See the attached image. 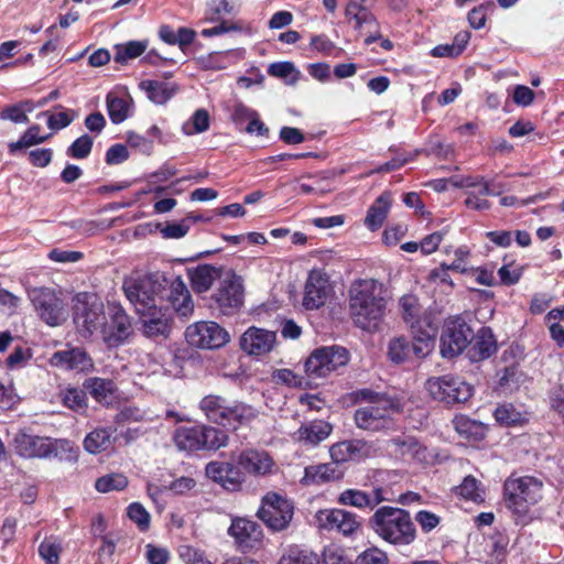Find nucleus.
<instances>
[{"label": "nucleus", "instance_id": "a19ab883", "mask_svg": "<svg viewBox=\"0 0 564 564\" xmlns=\"http://www.w3.org/2000/svg\"><path fill=\"white\" fill-rule=\"evenodd\" d=\"M50 135H40V126H31L17 142L9 143V152L17 151L45 142Z\"/></svg>", "mask_w": 564, "mask_h": 564}, {"label": "nucleus", "instance_id": "37998d69", "mask_svg": "<svg viewBox=\"0 0 564 564\" xmlns=\"http://www.w3.org/2000/svg\"><path fill=\"white\" fill-rule=\"evenodd\" d=\"M455 491L458 496L474 502H481L485 499L479 481L473 476L465 477L462 484L455 488Z\"/></svg>", "mask_w": 564, "mask_h": 564}, {"label": "nucleus", "instance_id": "79ce46f5", "mask_svg": "<svg viewBox=\"0 0 564 564\" xmlns=\"http://www.w3.org/2000/svg\"><path fill=\"white\" fill-rule=\"evenodd\" d=\"M257 415L258 411L253 406L243 402L235 401L230 404L227 425H234L235 423L246 424L254 420Z\"/></svg>", "mask_w": 564, "mask_h": 564}, {"label": "nucleus", "instance_id": "7c9ffc66", "mask_svg": "<svg viewBox=\"0 0 564 564\" xmlns=\"http://www.w3.org/2000/svg\"><path fill=\"white\" fill-rule=\"evenodd\" d=\"M187 275L192 289L196 293H204L212 288L216 280L220 279V270L210 264H199L187 269Z\"/></svg>", "mask_w": 564, "mask_h": 564}, {"label": "nucleus", "instance_id": "412c9836", "mask_svg": "<svg viewBox=\"0 0 564 564\" xmlns=\"http://www.w3.org/2000/svg\"><path fill=\"white\" fill-rule=\"evenodd\" d=\"M399 304L402 318L412 333L421 334L430 330L435 335V328L432 326L425 310L422 307L416 296L412 294L403 295Z\"/></svg>", "mask_w": 564, "mask_h": 564}, {"label": "nucleus", "instance_id": "c756f323", "mask_svg": "<svg viewBox=\"0 0 564 564\" xmlns=\"http://www.w3.org/2000/svg\"><path fill=\"white\" fill-rule=\"evenodd\" d=\"M107 110L115 124L123 122L133 108L132 98L126 93L110 91L106 97Z\"/></svg>", "mask_w": 564, "mask_h": 564}, {"label": "nucleus", "instance_id": "6e6d98bb", "mask_svg": "<svg viewBox=\"0 0 564 564\" xmlns=\"http://www.w3.org/2000/svg\"><path fill=\"white\" fill-rule=\"evenodd\" d=\"M339 503L357 508L369 507V495L357 489L344 490L338 499Z\"/></svg>", "mask_w": 564, "mask_h": 564}, {"label": "nucleus", "instance_id": "1a4fd4ad", "mask_svg": "<svg viewBox=\"0 0 564 564\" xmlns=\"http://www.w3.org/2000/svg\"><path fill=\"white\" fill-rule=\"evenodd\" d=\"M425 388L434 400L446 404L466 402L474 391L469 383L451 375L430 378Z\"/></svg>", "mask_w": 564, "mask_h": 564}, {"label": "nucleus", "instance_id": "39448f33", "mask_svg": "<svg viewBox=\"0 0 564 564\" xmlns=\"http://www.w3.org/2000/svg\"><path fill=\"white\" fill-rule=\"evenodd\" d=\"M106 314L104 303L93 293H78L74 299V323L83 337L100 333Z\"/></svg>", "mask_w": 564, "mask_h": 564}, {"label": "nucleus", "instance_id": "a878e982", "mask_svg": "<svg viewBox=\"0 0 564 564\" xmlns=\"http://www.w3.org/2000/svg\"><path fill=\"white\" fill-rule=\"evenodd\" d=\"M333 426L323 420H314L302 423L290 434L292 441L304 446H316L325 441L332 433Z\"/></svg>", "mask_w": 564, "mask_h": 564}, {"label": "nucleus", "instance_id": "5701e85b", "mask_svg": "<svg viewBox=\"0 0 564 564\" xmlns=\"http://www.w3.org/2000/svg\"><path fill=\"white\" fill-rule=\"evenodd\" d=\"M247 474L261 477L273 473L275 463L269 453L258 449L242 451L235 460Z\"/></svg>", "mask_w": 564, "mask_h": 564}, {"label": "nucleus", "instance_id": "49530a36", "mask_svg": "<svg viewBox=\"0 0 564 564\" xmlns=\"http://www.w3.org/2000/svg\"><path fill=\"white\" fill-rule=\"evenodd\" d=\"M61 400L68 409L82 412L87 406L86 393L77 388H67L61 392Z\"/></svg>", "mask_w": 564, "mask_h": 564}, {"label": "nucleus", "instance_id": "3c124183", "mask_svg": "<svg viewBox=\"0 0 564 564\" xmlns=\"http://www.w3.org/2000/svg\"><path fill=\"white\" fill-rule=\"evenodd\" d=\"M495 417L501 425H517L523 421L522 413L511 403L499 404L495 410Z\"/></svg>", "mask_w": 564, "mask_h": 564}, {"label": "nucleus", "instance_id": "13d9d810", "mask_svg": "<svg viewBox=\"0 0 564 564\" xmlns=\"http://www.w3.org/2000/svg\"><path fill=\"white\" fill-rule=\"evenodd\" d=\"M324 564H352L345 550L336 544H330L323 552Z\"/></svg>", "mask_w": 564, "mask_h": 564}, {"label": "nucleus", "instance_id": "c9c22d12", "mask_svg": "<svg viewBox=\"0 0 564 564\" xmlns=\"http://www.w3.org/2000/svg\"><path fill=\"white\" fill-rule=\"evenodd\" d=\"M390 205V195L382 194L370 206L365 218V224L370 230L375 231L382 226L388 216Z\"/></svg>", "mask_w": 564, "mask_h": 564}, {"label": "nucleus", "instance_id": "4c0bfd02", "mask_svg": "<svg viewBox=\"0 0 564 564\" xmlns=\"http://www.w3.org/2000/svg\"><path fill=\"white\" fill-rule=\"evenodd\" d=\"M115 432L112 429H95L84 440V447L91 454H97L108 449L111 445V435Z\"/></svg>", "mask_w": 564, "mask_h": 564}, {"label": "nucleus", "instance_id": "cd10ccee", "mask_svg": "<svg viewBox=\"0 0 564 564\" xmlns=\"http://www.w3.org/2000/svg\"><path fill=\"white\" fill-rule=\"evenodd\" d=\"M467 356L476 362L489 358L497 349V343L490 328L481 327L468 344Z\"/></svg>", "mask_w": 564, "mask_h": 564}, {"label": "nucleus", "instance_id": "ddd939ff", "mask_svg": "<svg viewBox=\"0 0 564 564\" xmlns=\"http://www.w3.org/2000/svg\"><path fill=\"white\" fill-rule=\"evenodd\" d=\"M187 343L196 348L217 349L229 341L228 332L216 322L202 321L187 326Z\"/></svg>", "mask_w": 564, "mask_h": 564}, {"label": "nucleus", "instance_id": "052dcab7", "mask_svg": "<svg viewBox=\"0 0 564 564\" xmlns=\"http://www.w3.org/2000/svg\"><path fill=\"white\" fill-rule=\"evenodd\" d=\"M127 143L145 155H150L153 151L152 140L133 131L127 133Z\"/></svg>", "mask_w": 564, "mask_h": 564}, {"label": "nucleus", "instance_id": "6e6552de", "mask_svg": "<svg viewBox=\"0 0 564 564\" xmlns=\"http://www.w3.org/2000/svg\"><path fill=\"white\" fill-rule=\"evenodd\" d=\"M349 352L340 346H327L315 349L306 359L304 369L310 379L325 378L330 372L347 365Z\"/></svg>", "mask_w": 564, "mask_h": 564}, {"label": "nucleus", "instance_id": "69168bd1", "mask_svg": "<svg viewBox=\"0 0 564 564\" xmlns=\"http://www.w3.org/2000/svg\"><path fill=\"white\" fill-rule=\"evenodd\" d=\"M145 550V556L150 564H167L170 560V552L167 549L147 544Z\"/></svg>", "mask_w": 564, "mask_h": 564}, {"label": "nucleus", "instance_id": "a18cd8bd", "mask_svg": "<svg viewBox=\"0 0 564 564\" xmlns=\"http://www.w3.org/2000/svg\"><path fill=\"white\" fill-rule=\"evenodd\" d=\"M128 486V478L120 473H112L99 477L95 482V488L99 492L120 491Z\"/></svg>", "mask_w": 564, "mask_h": 564}, {"label": "nucleus", "instance_id": "f257e3e1", "mask_svg": "<svg viewBox=\"0 0 564 564\" xmlns=\"http://www.w3.org/2000/svg\"><path fill=\"white\" fill-rule=\"evenodd\" d=\"M384 285L376 279H359L348 291L349 314L354 324L367 332L378 329L387 308Z\"/></svg>", "mask_w": 564, "mask_h": 564}, {"label": "nucleus", "instance_id": "2f4dec72", "mask_svg": "<svg viewBox=\"0 0 564 564\" xmlns=\"http://www.w3.org/2000/svg\"><path fill=\"white\" fill-rule=\"evenodd\" d=\"M169 300L181 316H188L194 308L191 293L181 278L171 283Z\"/></svg>", "mask_w": 564, "mask_h": 564}, {"label": "nucleus", "instance_id": "393cba45", "mask_svg": "<svg viewBox=\"0 0 564 564\" xmlns=\"http://www.w3.org/2000/svg\"><path fill=\"white\" fill-rule=\"evenodd\" d=\"M50 362L54 367L78 372H88L94 368L93 359L78 347L54 352Z\"/></svg>", "mask_w": 564, "mask_h": 564}, {"label": "nucleus", "instance_id": "423d86ee", "mask_svg": "<svg viewBox=\"0 0 564 564\" xmlns=\"http://www.w3.org/2000/svg\"><path fill=\"white\" fill-rule=\"evenodd\" d=\"M542 484L532 477L509 478L505 482L507 507L516 514H525L541 499Z\"/></svg>", "mask_w": 564, "mask_h": 564}, {"label": "nucleus", "instance_id": "774afa93", "mask_svg": "<svg viewBox=\"0 0 564 564\" xmlns=\"http://www.w3.org/2000/svg\"><path fill=\"white\" fill-rule=\"evenodd\" d=\"M444 232L443 231H436L433 232L425 238L422 239L420 242V250L423 254H431L434 251L437 250L440 243L443 241Z\"/></svg>", "mask_w": 564, "mask_h": 564}, {"label": "nucleus", "instance_id": "4468645a", "mask_svg": "<svg viewBox=\"0 0 564 564\" xmlns=\"http://www.w3.org/2000/svg\"><path fill=\"white\" fill-rule=\"evenodd\" d=\"M258 517L272 530H284L292 520L293 506L284 497L269 492L262 498Z\"/></svg>", "mask_w": 564, "mask_h": 564}, {"label": "nucleus", "instance_id": "9d476101", "mask_svg": "<svg viewBox=\"0 0 564 564\" xmlns=\"http://www.w3.org/2000/svg\"><path fill=\"white\" fill-rule=\"evenodd\" d=\"M13 445L15 452L25 458H50L57 456L59 449L70 448V444L66 440L52 441L23 432L14 436Z\"/></svg>", "mask_w": 564, "mask_h": 564}, {"label": "nucleus", "instance_id": "c03bdc74", "mask_svg": "<svg viewBox=\"0 0 564 564\" xmlns=\"http://www.w3.org/2000/svg\"><path fill=\"white\" fill-rule=\"evenodd\" d=\"M147 42L144 41H130L124 44L116 46L115 62L126 63L128 59L139 57L147 50Z\"/></svg>", "mask_w": 564, "mask_h": 564}, {"label": "nucleus", "instance_id": "f3484780", "mask_svg": "<svg viewBox=\"0 0 564 564\" xmlns=\"http://www.w3.org/2000/svg\"><path fill=\"white\" fill-rule=\"evenodd\" d=\"M217 308L224 315L237 312L243 303V285L240 276L230 273L220 281V285L213 295Z\"/></svg>", "mask_w": 564, "mask_h": 564}, {"label": "nucleus", "instance_id": "603ef678", "mask_svg": "<svg viewBox=\"0 0 564 564\" xmlns=\"http://www.w3.org/2000/svg\"><path fill=\"white\" fill-rule=\"evenodd\" d=\"M268 73L271 76L283 78L288 80L289 84H294L297 82L300 72L295 68L294 64L291 62H276L272 63Z\"/></svg>", "mask_w": 564, "mask_h": 564}, {"label": "nucleus", "instance_id": "bf43d9fd", "mask_svg": "<svg viewBox=\"0 0 564 564\" xmlns=\"http://www.w3.org/2000/svg\"><path fill=\"white\" fill-rule=\"evenodd\" d=\"M180 557L187 564H213L205 555V552L191 546L183 545L180 547Z\"/></svg>", "mask_w": 564, "mask_h": 564}, {"label": "nucleus", "instance_id": "0e129e2a", "mask_svg": "<svg viewBox=\"0 0 564 564\" xmlns=\"http://www.w3.org/2000/svg\"><path fill=\"white\" fill-rule=\"evenodd\" d=\"M455 260L447 264L451 270L465 273L468 271L467 260L470 256V249L466 246H460L454 251Z\"/></svg>", "mask_w": 564, "mask_h": 564}, {"label": "nucleus", "instance_id": "680f3d73", "mask_svg": "<svg viewBox=\"0 0 564 564\" xmlns=\"http://www.w3.org/2000/svg\"><path fill=\"white\" fill-rule=\"evenodd\" d=\"M128 517L135 522L140 529L145 530L149 528L150 514L141 503H131L128 507Z\"/></svg>", "mask_w": 564, "mask_h": 564}, {"label": "nucleus", "instance_id": "c85d7f7f", "mask_svg": "<svg viewBox=\"0 0 564 564\" xmlns=\"http://www.w3.org/2000/svg\"><path fill=\"white\" fill-rule=\"evenodd\" d=\"M230 404L220 395L209 394L200 400L199 408L209 421L227 426Z\"/></svg>", "mask_w": 564, "mask_h": 564}, {"label": "nucleus", "instance_id": "f03ea898", "mask_svg": "<svg viewBox=\"0 0 564 564\" xmlns=\"http://www.w3.org/2000/svg\"><path fill=\"white\" fill-rule=\"evenodd\" d=\"M359 402L354 419L358 429L378 432L392 425V416L403 410L400 399L361 389L355 393Z\"/></svg>", "mask_w": 564, "mask_h": 564}, {"label": "nucleus", "instance_id": "e2e57ef3", "mask_svg": "<svg viewBox=\"0 0 564 564\" xmlns=\"http://www.w3.org/2000/svg\"><path fill=\"white\" fill-rule=\"evenodd\" d=\"M147 416V412L137 406H124L115 416L118 424L129 422H140Z\"/></svg>", "mask_w": 564, "mask_h": 564}, {"label": "nucleus", "instance_id": "20e7f679", "mask_svg": "<svg viewBox=\"0 0 564 564\" xmlns=\"http://www.w3.org/2000/svg\"><path fill=\"white\" fill-rule=\"evenodd\" d=\"M173 441L180 451H216L227 445L228 435L216 427L196 424L177 427L174 432Z\"/></svg>", "mask_w": 564, "mask_h": 564}, {"label": "nucleus", "instance_id": "aec40b11", "mask_svg": "<svg viewBox=\"0 0 564 564\" xmlns=\"http://www.w3.org/2000/svg\"><path fill=\"white\" fill-rule=\"evenodd\" d=\"M333 293L328 275L322 270H312L304 285L302 304L306 310L322 307Z\"/></svg>", "mask_w": 564, "mask_h": 564}, {"label": "nucleus", "instance_id": "6ab92c4d", "mask_svg": "<svg viewBox=\"0 0 564 564\" xmlns=\"http://www.w3.org/2000/svg\"><path fill=\"white\" fill-rule=\"evenodd\" d=\"M140 316L141 333L150 339H166L171 332L173 321L171 314L166 310L158 306L144 310L138 313Z\"/></svg>", "mask_w": 564, "mask_h": 564}, {"label": "nucleus", "instance_id": "7ed1b4c3", "mask_svg": "<svg viewBox=\"0 0 564 564\" xmlns=\"http://www.w3.org/2000/svg\"><path fill=\"white\" fill-rule=\"evenodd\" d=\"M371 527L384 541L394 545H409L416 536L415 525L408 511L381 507L372 516Z\"/></svg>", "mask_w": 564, "mask_h": 564}, {"label": "nucleus", "instance_id": "9b49d317", "mask_svg": "<svg viewBox=\"0 0 564 564\" xmlns=\"http://www.w3.org/2000/svg\"><path fill=\"white\" fill-rule=\"evenodd\" d=\"M28 297L37 316L50 326L65 321L63 301L48 288H34L28 291Z\"/></svg>", "mask_w": 564, "mask_h": 564}, {"label": "nucleus", "instance_id": "de8ad7c7", "mask_svg": "<svg viewBox=\"0 0 564 564\" xmlns=\"http://www.w3.org/2000/svg\"><path fill=\"white\" fill-rule=\"evenodd\" d=\"M319 560L317 554L300 550L297 547L290 549L279 561V564H318Z\"/></svg>", "mask_w": 564, "mask_h": 564}, {"label": "nucleus", "instance_id": "72a5a7b5", "mask_svg": "<svg viewBox=\"0 0 564 564\" xmlns=\"http://www.w3.org/2000/svg\"><path fill=\"white\" fill-rule=\"evenodd\" d=\"M228 533L241 545H249L251 541H258L261 535V531L256 522L241 518L232 521Z\"/></svg>", "mask_w": 564, "mask_h": 564}, {"label": "nucleus", "instance_id": "f8f14e48", "mask_svg": "<svg viewBox=\"0 0 564 564\" xmlns=\"http://www.w3.org/2000/svg\"><path fill=\"white\" fill-rule=\"evenodd\" d=\"M413 341L410 345L404 337H397L389 343V357L392 361L400 364L414 356L424 358L429 356L435 346L433 332L412 333Z\"/></svg>", "mask_w": 564, "mask_h": 564}, {"label": "nucleus", "instance_id": "8fccbe9b", "mask_svg": "<svg viewBox=\"0 0 564 564\" xmlns=\"http://www.w3.org/2000/svg\"><path fill=\"white\" fill-rule=\"evenodd\" d=\"M61 552V541L53 536L44 539L39 546V554L46 564H59Z\"/></svg>", "mask_w": 564, "mask_h": 564}, {"label": "nucleus", "instance_id": "0eeeda50", "mask_svg": "<svg viewBox=\"0 0 564 564\" xmlns=\"http://www.w3.org/2000/svg\"><path fill=\"white\" fill-rule=\"evenodd\" d=\"M123 292L137 313L156 306L162 283L155 274H132L123 280Z\"/></svg>", "mask_w": 564, "mask_h": 564}, {"label": "nucleus", "instance_id": "4be33fe9", "mask_svg": "<svg viewBox=\"0 0 564 564\" xmlns=\"http://www.w3.org/2000/svg\"><path fill=\"white\" fill-rule=\"evenodd\" d=\"M206 476L220 484L225 489L237 491L245 482V474L241 468L231 463L210 462L206 466Z\"/></svg>", "mask_w": 564, "mask_h": 564}, {"label": "nucleus", "instance_id": "5fc2aeb1", "mask_svg": "<svg viewBox=\"0 0 564 564\" xmlns=\"http://www.w3.org/2000/svg\"><path fill=\"white\" fill-rule=\"evenodd\" d=\"M455 186L477 188V192L480 195H500V191L496 192L495 188H490V183L480 176L463 177L460 181L455 183Z\"/></svg>", "mask_w": 564, "mask_h": 564}, {"label": "nucleus", "instance_id": "338daca9", "mask_svg": "<svg viewBox=\"0 0 564 564\" xmlns=\"http://www.w3.org/2000/svg\"><path fill=\"white\" fill-rule=\"evenodd\" d=\"M189 230V226L186 220L180 223L167 224L162 230V236L167 239H180L183 238Z\"/></svg>", "mask_w": 564, "mask_h": 564}, {"label": "nucleus", "instance_id": "473e14b6", "mask_svg": "<svg viewBox=\"0 0 564 564\" xmlns=\"http://www.w3.org/2000/svg\"><path fill=\"white\" fill-rule=\"evenodd\" d=\"M139 87L147 94L151 101L158 105L165 104L177 90V86L174 83L161 80H142Z\"/></svg>", "mask_w": 564, "mask_h": 564}, {"label": "nucleus", "instance_id": "4d7b16f0", "mask_svg": "<svg viewBox=\"0 0 564 564\" xmlns=\"http://www.w3.org/2000/svg\"><path fill=\"white\" fill-rule=\"evenodd\" d=\"M93 148V139L88 134L77 138L67 149V154L75 159L87 158Z\"/></svg>", "mask_w": 564, "mask_h": 564}, {"label": "nucleus", "instance_id": "bb28decb", "mask_svg": "<svg viewBox=\"0 0 564 564\" xmlns=\"http://www.w3.org/2000/svg\"><path fill=\"white\" fill-rule=\"evenodd\" d=\"M395 455H399L406 462L417 464H429L433 459V455L429 449L419 443L414 437L402 436L390 441Z\"/></svg>", "mask_w": 564, "mask_h": 564}, {"label": "nucleus", "instance_id": "dca6fc26", "mask_svg": "<svg viewBox=\"0 0 564 564\" xmlns=\"http://www.w3.org/2000/svg\"><path fill=\"white\" fill-rule=\"evenodd\" d=\"M473 338V329L460 318L446 323L441 336V354L444 358H453L468 347Z\"/></svg>", "mask_w": 564, "mask_h": 564}, {"label": "nucleus", "instance_id": "09e8293b", "mask_svg": "<svg viewBox=\"0 0 564 564\" xmlns=\"http://www.w3.org/2000/svg\"><path fill=\"white\" fill-rule=\"evenodd\" d=\"M209 128V115L205 109H197L191 119L185 122L182 130L185 134L192 135L195 133H202Z\"/></svg>", "mask_w": 564, "mask_h": 564}, {"label": "nucleus", "instance_id": "58836bf2", "mask_svg": "<svg viewBox=\"0 0 564 564\" xmlns=\"http://www.w3.org/2000/svg\"><path fill=\"white\" fill-rule=\"evenodd\" d=\"M86 388L91 397L100 403H109L115 392V384L111 380L97 377L88 379Z\"/></svg>", "mask_w": 564, "mask_h": 564}, {"label": "nucleus", "instance_id": "ea45409f", "mask_svg": "<svg viewBox=\"0 0 564 564\" xmlns=\"http://www.w3.org/2000/svg\"><path fill=\"white\" fill-rule=\"evenodd\" d=\"M456 432L467 438L480 440L485 436L484 424L465 415L456 416L453 420Z\"/></svg>", "mask_w": 564, "mask_h": 564}, {"label": "nucleus", "instance_id": "f704fd0d", "mask_svg": "<svg viewBox=\"0 0 564 564\" xmlns=\"http://www.w3.org/2000/svg\"><path fill=\"white\" fill-rule=\"evenodd\" d=\"M340 477L341 471L333 463H326L307 466L304 470L303 481L306 485L323 484Z\"/></svg>", "mask_w": 564, "mask_h": 564}, {"label": "nucleus", "instance_id": "a211bd4d", "mask_svg": "<svg viewBox=\"0 0 564 564\" xmlns=\"http://www.w3.org/2000/svg\"><path fill=\"white\" fill-rule=\"evenodd\" d=\"M315 524L321 530L337 531L345 536L352 535L360 528V521L357 516L343 509L317 511Z\"/></svg>", "mask_w": 564, "mask_h": 564}, {"label": "nucleus", "instance_id": "2eb2a0df", "mask_svg": "<svg viewBox=\"0 0 564 564\" xmlns=\"http://www.w3.org/2000/svg\"><path fill=\"white\" fill-rule=\"evenodd\" d=\"M133 333L128 314L119 305L109 307L108 317L101 327L100 334L109 347L123 344Z\"/></svg>", "mask_w": 564, "mask_h": 564}, {"label": "nucleus", "instance_id": "864d4df0", "mask_svg": "<svg viewBox=\"0 0 564 564\" xmlns=\"http://www.w3.org/2000/svg\"><path fill=\"white\" fill-rule=\"evenodd\" d=\"M41 116L47 117V126L50 129L61 130L69 126L76 118L77 113L74 110L68 109L54 115H51L48 111H44L39 115V117Z\"/></svg>", "mask_w": 564, "mask_h": 564}, {"label": "nucleus", "instance_id": "b1692460", "mask_svg": "<svg viewBox=\"0 0 564 564\" xmlns=\"http://www.w3.org/2000/svg\"><path fill=\"white\" fill-rule=\"evenodd\" d=\"M275 333L263 328L250 327L240 338V347L248 355L262 356L272 350L275 344Z\"/></svg>", "mask_w": 564, "mask_h": 564}, {"label": "nucleus", "instance_id": "e433bc0d", "mask_svg": "<svg viewBox=\"0 0 564 564\" xmlns=\"http://www.w3.org/2000/svg\"><path fill=\"white\" fill-rule=\"evenodd\" d=\"M364 444L360 441H343L333 444L329 454L334 463H346L359 457Z\"/></svg>", "mask_w": 564, "mask_h": 564}]
</instances>
